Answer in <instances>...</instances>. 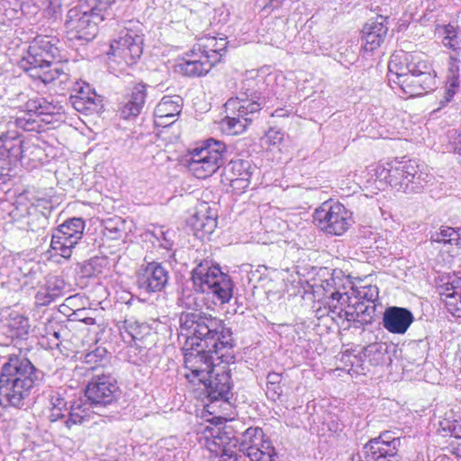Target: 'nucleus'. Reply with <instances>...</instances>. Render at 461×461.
<instances>
[{"instance_id":"obj_1","label":"nucleus","mask_w":461,"mask_h":461,"mask_svg":"<svg viewBox=\"0 0 461 461\" xmlns=\"http://www.w3.org/2000/svg\"><path fill=\"white\" fill-rule=\"evenodd\" d=\"M184 346L185 377L194 386L202 385L218 360L234 362L231 332L221 322L198 312L180 316Z\"/></svg>"},{"instance_id":"obj_2","label":"nucleus","mask_w":461,"mask_h":461,"mask_svg":"<svg viewBox=\"0 0 461 461\" xmlns=\"http://www.w3.org/2000/svg\"><path fill=\"white\" fill-rule=\"evenodd\" d=\"M388 81L408 96H417L437 87L435 71L420 55L402 50L393 53L388 62Z\"/></svg>"},{"instance_id":"obj_3","label":"nucleus","mask_w":461,"mask_h":461,"mask_svg":"<svg viewBox=\"0 0 461 461\" xmlns=\"http://www.w3.org/2000/svg\"><path fill=\"white\" fill-rule=\"evenodd\" d=\"M59 44V39L50 35H38L31 42L24 61L28 65L25 70L33 79L50 84L65 74L68 58Z\"/></svg>"},{"instance_id":"obj_4","label":"nucleus","mask_w":461,"mask_h":461,"mask_svg":"<svg viewBox=\"0 0 461 461\" xmlns=\"http://www.w3.org/2000/svg\"><path fill=\"white\" fill-rule=\"evenodd\" d=\"M37 370L26 357L11 355L0 372V393L9 404L20 405L36 384Z\"/></svg>"},{"instance_id":"obj_5","label":"nucleus","mask_w":461,"mask_h":461,"mask_svg":"<svg viewBox=\"0 0 461 461\" xmlns=\"http://www.w3.org/2000/svg\"><path fill=\"white\" fill-rule=\"evenodd\" d=\"M226 146L212 138L197 143L186 150L185 165L197 179H206L222 166Z\"/></svg>"},{"instance_id":"obj_6","label":"nucleus","mask_w":461,"mask_h":461,"mask_svg":"<svg viewBox=\"0 0 461 461\" xmlns=\"http://www.w3.org/2000/svg\"><path fill=\"white\" fill-rule=\"evenodd\" d=\"M377 174L393 188L405 194L421 193L431 178L414 161L387 163Z\"/></svg>"},{"instance_id":"obj_7","label":"nucleus","mask_w":461,"mask_h":461,"mask_svg":"<svg viewBox=\"0 0 461 461\" xmlns=\"http://www.w3.org/2000/svg\"><path fill=\"white\" fill-rule=\"evenodd\" d=\"M104 21V17L83 9L81 5H75L66 15V35L70 41H90L97 36Z\"/></svg>"},{"instance_id":"obj_8","label":"nucleus","mask_w":461,"mask_h":461,"mask_svg":"<svg viewBox=\"0 0 461 461\" xmlns=\"http://www.w3.org/2000/svg\"><path fill=\"white\" fill-rule=\"evenodd\" d=\"M315 225L322 231L339 236L352 224V213L340 203L326 201L312 215Z\"/></svg>"},{"instance_id":"obj_9","label":"nucleus","mask_w":461,"mask_h":461,"mask_svg":"<svg viewBox=\"0 0 461 461\" xmlns=\"http://www.w3.org/2000/svg\"><path fill=\"white\" fill-rule=\"evenodd\" d=\"M55 107L43 99H29L12 117L14 124L26 131L41 132L52 122Z\"/></svg>"},{"instance_id":"obj_10","label":"nucleus","mask_w":461,"mask_h":461,"mask_svg":"<svg viewBox=\"0 0 461 461\" xmlns=\"http://www.w3.org/2000/svg\"><path fill=\"white\" fill-rule=\"evenodd\" d=\"M24 152V138L16 130L0 134V180L6 181L16 175Z\"/></svg>"},{"instance_id":"obj_11","label":"nucleus","mask_w":461,"mask_h":461,"mask_svg":"<svg viewBox=\"0 0 461 461\" xmlns=\"http://www.w3.org/2000/svg\"><path fill=\"white\" fill-rule=\"evenodd\" d=\"M85 221L81 218H70L60 224L53 232L50 250L66 259L71 258L73 249L82 239Z\"/></svg>"},{"instance_id":"obj_12","label":"nucleus","mask_w":461,"mask_h":461,"mask_svg":"<svg viewBox=\"0 0 461 461\" xmlns=\"http://www.w3.org/2000/svg\"><path fill=\"white\" fill-rule=\"evenodd\" d=\"M142 53V41L137 34L126 31L110 42L107 56L119 65L131 67L137 64Z\"/></svg>"},{"instance_id":"obj_13","label":"nucleus","mask_w":461,"mask_h":461,"mask_svg":"<svg viewBox=\"0 0 461 461\" xmlns=\"http://www.w3.org/2000/svg\"><path fill=\"white\" fill-rule=\"evenodd\" d=\"M251 176L252 173L249 161L232 159L221 171V184L226 192L240 195L249 189Z\"/></svg>"},{"instance_id":"obj_14","label":"nucleus","mask_w":461,"mask_h":461,"mask_svg":"<svg viewBox=\"0 0 461 461\" xmlns=\"http://www.w3.org/2000/svg\"><path fill=\"white\" fill-rule=\"evenodd\" d=\"M119 386L110 375L102 374L91 378L85 389V395L95 405H108L117 400Z\"/></svg>"},{"instance_id":"obj_15","label":"nucleus","mask_w":461,"mask_h":461,"mask_svg":"<svg viewBox=\"0 0 461 461\" xmlns=\"http://www.w3.org/2000/svg\"><path fill=\"white\" fill-rule=\"evenodd\" d=\"M316 288L313 293L321 296L320 300L322 301L325 308H328V314H330L333 320L339 319V312L343 310L348 303H350L351 295L355 294L353 289L349 293L344 286L338 288L334 278L323 281Z\"/></svg>"},{"instance_id":"obj_16","label":"nucleus","mask_w":461,"mask_h":461,"mask_svg":"<svg viewBox=\"0 0 461 461\" xmlns=\"http://www.w3.org/2000/svg\"><path fill=\"white\" fill-rule=\"evenodd\" d=\"M203 435L207 449L214 457H221L223 461H229L235 456L238 447V439L235 437L217 426L206 427Z\"/></svg>"},{"instance_id":"obj_17","label":"nucleus","mask_w":461,"mask_h":461,"mask_svg":"<svg viewBox=\"0 0 461 461\" xmlns=\"http://www.w3.org/2000/svg\"><path fill=\"white\" fill-rule=\"evenodd\" d=\"M230 363L218 360L205 383H202V385L207 389L209 399H229L232 385Z\"/></svg>"},{"instance_id":"obj_18","label":"nucleus","mask_w":461,"mask_h":461,"mask_svg":"<svg viewBox=\"0 0 461 461\" xmlns=\"http://www.w3.org/2000/svg\"><path fill=\"white\" fill-rule=\"evenodd\" d=\"M242 447L251 461H272L275 448L259 428H249L244 432Z\"/></svg>"},{"instance_id":"obj_19","label":"nucleus","mask_w":461,"mask_h":461,"mask_svg":"<svg viewBox=\"0 0 461 461\" xmlns=\"http://www.w3.org/2000/svg\"><path fill=\"white\" fill-rule=\"evenodd\" d=\"M218 224V214L207 202L199 203L190 219V225L199 240L209 239Z\"/></svg>"},{"instance_id":"obj_20","label":"nucleus","mask_w":461,"mask_h":461,"mask_svg":"<svg viewBox=\"0 0 461 461\" xmlns=\"http://www.w3.org/2000/svg\"><path fill=\"white\" fill-rule=\"evenodd\" d=\"M168 281V272L155 261L148 263L137 275L138 286L148 293H157L164 289Z\"/></svg>"},{"instance_id":"obj_21","label":"nucleus","mask_w":461,"mask_h":461,"mask_svg":"<svg viewBox=\"0 0 461 461\" xmlns=\"http://www.w3.org/2000/svg\"><path fill=\"white\" fill-rule=\"evenodd\" d=\"M388 16L377 15L367 20L361 31L363 49L374 51L384 41L388 32Z\"/></svg>"},{"instance_id":"obj_22","label":"nucleus","mask_w":461,"mask_h":461,"mask_svg":"<svg viewBox=\"0 0 461 461\" xmlns=\"http://www.w3.org/2000/svg\"><path fill=\"white\" fill-rule=\"evenodd\" d=\"M183 106V101L178 95H165L154 110V125L157 128H166L176 121Z\"/></svg>"},{"instance_id":"obj_23","label":"nucleus","mask_w":461,"mask_h":461,"mask_svg":"<svg viewBox=\"0 0 461 461\" xmlns=\"http://www.w3.org/2000/svg\"><path fill=\"white\" fill-rule=\"evenodd\" d=\"M413 321L412 312L403 307H387L383 315L384 328L393 334H404Z\"/></svg>"},{"instance_id":"obj_24","label":"nucleus","mask_w":461,"mask_h":461,"mask_svg":"<svg viewBox=\"0 0 461 461\" xmlns=\"http://www.w3.org/2000/svg\"><path fill=\"white\" fill-rule=\"evenodd\" d=\"M228 43L226 37L204 35L198 38L193 46L195 50L202 53L215 66L221 61L227 53Z\"/></svg>"},{"instance_id":"obj_25","label":"nucleus","mask_w":461,"mask_h":461,"mask_svg":"<svg viewBox=\"0 0 461 461\" xmlns=\"http://www.w3.org/2000/svg\"><path fill=\"white\" fill-rule=\"evenodd\" d=\"M147 86L139 82L131 86L125 95V102L120 108L121 116L125 119L137 117L145 104Z\"/></svg>"},{"instance_id":"obj_26","label":"nucleus","mask_w":461,"mask_h":461,"mask_svg":"<svg viewBox=\"0 0 461 461\" xmlns=\"http://www.w3.org/2000/svg\"><path fill=\"white\" fill-rule=\"evenodd\" d=\"M222 274L223 272L218 265L203 260L193 269L191 279L194 285L204 294L212 285L216 284Z\"/></svg>"},{"instance_id":"obj_27","label":"nucleus","mask_w":461,"mask_h":461,"mask_svg":"<svg viewBox=\"0 0 461 461\" xmlns=\"http://www.w3.org/2000/svg\"><path fill=\"white\" fill-rule=\"evenodd\" d=\"M30 328L28 317L15 311L11 312L0 323L1 332L12 341L25 339L29 334Z\"/></svg>"},{"instance_id":"obj_28","label":"nucleus","mask_w":461,"mask_h":461,"mask_svg":"<svg viewBox=\"0 0 461 461\" xmlns=\"http://www.w3.org/2000/svg\"><path fill=\"white\" fill-rule=\"evenodd\" d=\"M214 65L193 46L183 57L180 64L182 73L187 77H195L206 75Z\"/></svg>"},{"instance_id":"obj_29","label":"nucleus","mask_w":461,"mask_h":461,"mask_svg":"<svg viewBox=\"0 0 461 461\" xmlns=\"http://www.w3.org/2000/svg\"><path fill=\"white\" fill-rule=\"evenodd\" d=\"M227 113L246 120L250 124L258 115L261 105L258 102L248 98L231 97L224 104Z\"/></svg>"},{"instance_id":"obj_30","label":"nucleus","mask_w":461,"mask_h":461,"mask_svg":"<svg viewBox=\"0 0 461 461\" xmlns=\"http://www.w3.org/2000/svg\"><path fill=\"white\" fill-rule=\"evenodd\" d=\"M439 295L447 312L461 318V278H453L442 285Z\"/></svg>"},{"instance_id":"obj_31","label":"nucleus","mask_w":461,"mask_h":461,"mask_svg":"<svg viewBox=\"0 0 461 461\" xmlns=\"http://www.w3.org/2000/svg\"><path fill=\"white\" fill-rule=\"evenodd\" d=\"M233 290L234 284L232 280L227 274L223 273L216 281V284L212 285L204 294L211 295L214 301L221 304H226L233 297Z\"/></svg>"},{"instance_id":"obj_32","label":"nucleus","mask_w":461,"mask_h":461,"mask_svg":"<svg viewBox=\"0 0 461 461\" xmlns=\"http://www.w3.org/2000/svg\"><path fill=\"white\" fill-rule=\"evenodd\" d=\"M390 447V445L384 447L374 444H365L363 449L366 461H401L399 450Z\"/></svg>"},{"instance_id":"obj_33","label":"nucleus","mask_w":461,"mask_h":461,"mask_svg":"<svg viewBox=\"0 0 461 461\" xmlns=\"http://www.w3.org/2000/svg\"><path fill=\"white\" fill-rule=\"evenodd\" d=\"M93 411L86 402H74L70 405L68 417L65 421L66 427L71 429L73 426L82 425L92 417Z\"/></svg>"},{"instance_id":"obj_34","label":"nucleus","mask_w":461,"mask_h":461,"mask_svg":"<svg viewBox=\"0 0 461 461\" xmlns=\"http://www.w3.org/2000/svg\"><path fill=\"white\" fill-rule=\"evenodd\" d=\"M227 407H230L229 399H209V402L204 406V411L212 417L208 420L217 426L232 420L227 417L222 411V409H226Z\"/></svg>"},{"instance_id":"obj_35","label":"nucleus","mask_w":461,"mask_h":461,"mask_svg":"<svg viewBox=\"0 0 461 461\" xmlns=\"http://www.w3.org/2000/svg\"><path fill=\"white\" fill-rule=\"evenodd\" d=\"M64 281L59 277H53L48 281L47 287L36 294V299L42 305L50 304L56 297L61 294Z\"/></svg>"},{"instance_id":"obj_36","label":"nucleus","mask_w":461,"mask_h":461,"mask_svg":"<svg viewBox=\"0 0 461 461\" xmlns=\"http://www.w3.org/2000/svg\"><path fill=\"white\" fill-rule=\"evenodd\" d=\"M221 120L219 122L221 131L230 136L240 135L243 133L248 126L249 125L246 120H243L240 116L232 115L229 113Z\"/></svg>"},{"instance_id":"obj_37","label":"nucleus","mask_w":461,"mask_h":461,"mask_svg":"<svg viewBox=\"0 0 461 461\" xmlns=\"http://www.w3.org/2000/svg\"><path fill=\"white\" fill-rule=\"evenodd\" d=\"M87 92L82 88L76 95L71 96L74 108L79 113H87L96 107L95 95L90 92V88L86 86Z\"/></svg>"},{"instance_id":"obj_38","label":"nucleus","mask_w":461,"mask_h":461,"mask_svg":"<svg viewBox=\"0 0 461 461\" xmlns=\"http://www.w3.org/2000/svg\"><path fill=\"white\" fill-rule=\"evenodd\" d=\"M115 0H78L77 5L98 16L106 19L109 10L115 4Z\"/></svg>"},{"instance_id":"obj_39","label":"nucleus","mask_w":461,"mask_h":461,"mask_svg":"<svg viewBox=\"0 0 461 461\" xmlns=\"http://www.w3.org/2000/svg\"><path fill=\"white\" fill-rule=\"evenodd\" d=\"M460 240L459 230L448 226H441L439 230L431 233L430 236L433 242L456 246L460 244Z\"/></svg>"},{"instance_id":"obj_40","label":"nucleus","mask_w":461,"mask_h":461,"mask_svg":"<svg viewBox=\"0 0 461 461\" xmlns=\"http://www.w3.org/2000/svg\"><path fill=\"white\" fill-rule=\"evenodd\" d=\"M50 421L56 422L63 419L67 411V401L65 398L60 393H55L50 395Z\"/></svg>"},{"instance_id":"obj_41","label":"nucleus","mask_w":461,"mask_h":461,"mask_svg":"<svg viewBox=\"0 0 461 461\" xmlns=\"http://www.w3.org/2000/svg\"><path fill=\"white\" fill-rule=\"evenodd\" d=\"M366 444L369 445H378L380 447H385V446L390 445L391 447H394V449H398L400 444L399 437L393 435L392 431H383L377 438H371Z\"/></svg>"},{"instance_id":"obj_42","label":"nucleus","mask_w":461,"mask_h":461,"mask_svg":"<svg viewBox=\"0 0 461 461\" xmlns=\"http://www.w3.org/2000/svg\"><path fill=\"white\" fill-rule=\"evenodd\" d=\"M378 288L375 285L363 286L359 290L355 292L354 299L357 301H364L370 304H375V302L378 300Z\"/></svg>"},{"instance_id":"obj_43","label":"nucleus","mask_w":461,"mask_h":461,"mask_svg":"<svg viewBox=\"0 0 461 461\" xmlns=\"http://www.w3.org/2000/svg\"><path fill=\"white\" fill-rule=\"evenodd\" d=\"M375 304H370L364 301H357L358 322L370 323L375 316Z\"/></svg>"},{"instance_id":"obj_44","label":"nucleus","mask_w":461,"mask_h":461,"mask_svg":"<svg viewBox=\"0 0 461 461\" xmlns=\"http://www.w3.org/2000/svg\"><path fill=\"white\" fill-rule=\"evenodd\" d=\"M339 319L348 321H358L357 300L351 297L350 303L339 312Z\"/></svg>"},{"instance_id":"obj_45","label":"nucleus","mask_w":461,"mask_h":461,"mask_svg":"<svg viewBox=\"0 0 461 461\" xmlns=\"http://www.w3.org/2000/svg\"><path fill=\"white\" fill-rule=\"evenodd\" d=\"M128 330L132 339L136 341L142 340L144 339L145 335L149 333V327L145 324L134 322L129 325Z\"/></svg>"},{"instance_id":"obj_46","label":"nucleus","mask_w":461,"mask_h":461,"mask_svg":"<svg viewBox=\"0 0 461 461\" xmlns=\"http://www.w3.org/2000/svg\"><path fill=\"white\" fill-rule=\"evenodd\" d=\"M296 276H298V282L296 281L295 277L294 276V275H292V277L294 278L293 279V284L290 285V296L291 295H297L299 294H301V289L303 290V294L301 295L302 298H303V294L306 293V288H305V285H309L308 284V281H303L301 278H300V272L298 270H296Z\"/></svg>"},{"instance_id":"obj_47","label":"nucleus","mask_w":461,"mask_h":461,"mask_svg":"<svg viewBox=\"0 0 461 461\" xmlns=\"http://www.w3.org/2000/svg\"><path fill=\"white\" fill-rule=\"evenodd\" d=\"M104 358L98 354V350L91 351L85 357V363L89 365L88 369L95 370L104 366Z\"/></svg>"},{"instance_id":"obj_48","label":"nucleus","mask_w":461,"mask_h":461,"mask_svg":"<svg viewBox=\"0 0 461 461\" xmlns=\"http://www.w3.org/2000/svg\"><path fill=\"white\" fill-rule=\"evenodd\" d=\"M104 237L106 240L122 241L123 240V230L117 227L107 225L104 229Z\"/></svg>"},{"instance_id":"obj_49","label":"nucleus","mask_w":461,"mask_h":461,"mask_svg":"<svg viewBox=\"0 0 461 461\" xmlns=\"http://www.w3.org/2000/svg\"><path fill=\"white\" fill-rule=\"evenodd\" d=\"M458 71L459 67L456 60H452L449 67L448 81H450L451 87L458 86Z\"/></svg>"},{"instance_id":"obj_50","label":"nucleus","mask_w":461,"mask_h":461,"mask_svg":"<svg viewBox=\"0 0 461 461\" xmlns=\"http://www.w3.org/2000/svg\"><path fill=\"white\" fill-rule=\"evenodd\" d=\"M303 211H301L298 214L295 212H290V215L293 216V219L290 218V222H293L295 225L308 223V220L306 217L309 215V212L305 208H302Z\"/></svg>"},{"instance_id":"obj_51","label":"nucleus","mask_w":461,"mask_h":461,"mask_svg":"<svg viewBox=\"0 0 461 461\" xmlns=\"http://www.w3.org/2000/svg\"><path fill=\"white\" fill-rule=\"evenodd\" d=\"M282 394V389L279 384H267V395L276 401Z\"/></svg>"},{"instance_id":"obj_52","label":"nucleus","mask_w":461,"mask_h":461,"mask_svg":"<svg viewBox=\"0 0 461 461\" xmlns=\"http://www.w3.org/2000/svg\"><path fill=\"white\" fill-rule=\"evenodd\" d=\"M443 429H447L450 432V436L455 438L454 440L461 438V425L458 424L456 421H454L453 423L447 425V428L444 427Z\"/></svg>"},{"instance_id":"obj_53","label":"nucleus","mask_w":461,"mask_h":461,"mask_svg":"<svg viewBox=\"0 0 461 461\" xmlns=\"http://www.w3.org/2000/svg\"><path fill=\"white\" fill-rule=\"evenodd\" d=\"M449 452L458 457H461V438L452 440L448 445Z\"/></svg>"},{"instance_id":"obj_54","label":"nucleus","mask_w":461,"mask_h":461,"mask_svg":"<svg viewBox=\"0 0 461 461\" xmlns=\"http://www.w3.org/2000/svg\"><path fill=\"white\" fill-rule=\"evenodd\" d=\"M455 137L452 136L450 145L454 152L461 155V133L455 132Z\"/></svg>"},{"instance_id":"obj_55","label":"nucleus","mask_w":461,"mask_h":461,"mask_svg":"<svg viewBox=\"0 0 461 461\" xmlns=\"http://www.w3.org/2000/svg\"><path fill=\"white\" fill-rule=\"evenodd\" d=\"M443 34H444V38L443 39H452V38H456V28L451 25V24H447V25H445L443 27Z\"/></svg>"},{"instance_id":"obj_56","label":"nucleus","mask_w":461,"mask_h":461,"mask_svg":"<svg viewBox=\"0 0 461 461\" xmlns=\"http://www.w3.org/2000/svg\"><path fill=\"white\" fill-rule=\"evenodd\" d=\"M281 381V375L277 373H270L267 375V384H279Z\"/></svg>"},{"instance_id":"obj_57","label":"nucleus","mask_w":461,"mask_h":461,"mask_svg":"<svg viewBox=\"0 0 461 461\" xmlns=\"http://www.w3.org/2000/svg\"><path fill=\"white\" fill-rule=\"evenodd\" d=\"M443 44L446 46V47H448V48H455L456 45L458 44V41H457V37L456 38H452L451 40L450 39H443Z\"/></svg>"},{"instance_id":"obj_58","label":"nucleus","mask_w":461,"mask_h":461,"mask_svg":"<svg viewBox=\"0 0 461 461\" xmlns=\"http://www.w3.org/2000/svg\"><path fill=\"white\" fill-rule=\"evenodd\" d=\"M448 83L450 84V81H448ZM456 87H451L450 86H448L447 90V102H448L456 94Z\"/></svg>"},{"instance_id":"obj_59","label":"nucleus","mask_w":461,"mask_h":461,"mask_svg":"<svg viewBox=\"0 0 461 461\" xmlns=\"http://www.w3.org/2000/svg\"><path fill=\"white\" fill-rule=\"evenodd\" d=\"M328 426L329 429L333 432H337L339 429V424L335 420H332Z\"/></svg>"},{"instance_id":"obj_60","label":"nucleus","mask_w":461,"mask_h":461,"mask_svg":"<svg viewBox=\"0 0 461 461\" xmlns=\"http://www.w3.org/2000/svg\"><path fill=\"white\" fill-rule=\"evenodd\" d=\"M84 323H86V325H94L95 324V318H92V317H86L84 319L81 320Z\"/></svg>"},{"instance_id":"obj_61","label":"nucleus","mask_w":461,"mask_h":461,"mask_svg":"<svg viewBox=\"0 0 461 461\" xmlns=\"http://www.w3.org/2000/svg\"><path fill=\"white\" fill-rule=\"evenodd\" d=\"M283 1H284V0H270V3H269V4H270V5H271L272 7L276 8V7H278V5H279L280 4H282V3H283Z\"/></svg>"},{"instance_id":"obj_62","label":"nucleus","mask_w":461,"mask_h":461,"mask_svg":"<svg viewBox=\"0 0 461 461\" xmlns=\"http://www.w3.org/2000/svg\"><path fill=\"white\" fill-rule=\"evenodd\" d=\"M272 134L279 135V133L277 131H274L273 130H271L267 132V137L270 138L272 136Z\"/></svg>"},{"instance_id":"obj_63","label":"nucleus","mask_w":461,"mask_h":461,"mask_svg":"<svg viewBox=\"0 0 461 461\" xmlns=\"http://www.w3.org/2000/svg\"><path fill=\"white\" fill-rule=\"evenodd\" d=\"M277 139L279 141L282 140V136H278Z\"/></svg>"},{"instance_id":"obj_64","label":"nucleus","mask_w":461,"mask_h":461,"mask_svg":"<svg viewBox=\"0 0 461 461\" xmlns=\"http://www.w3.org/2000/svg\"><path fill=\"white\" fill-rule=\"evenodd\" d=\"M54 336H55L56 338H58V337H59L58 332H54Z\"/></svg>"}]
</instances>
